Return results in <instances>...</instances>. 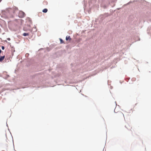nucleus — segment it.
I'll return each instance as SVG.
<instances>
[{
    "label": "nucleus",
    "mask_w": 151,
    "mask_h": 151,
    "mask_svg": "<svg viewBox=\"0 0 151 151\" xmlns=\"http://www.w3.org/2000/svg\"><path fill=\"white\" fill-rule=\"evenodd\" d=\"M115 116L118 119L123 118L124 117L123 114L121 111L118 112L116 114Z\"/></svg>",
    "instance_id": "f257e3e1"
},
{
    "label": "nucleus",
    "mask_w": 151,
    "mask_h": 151,
    "mask_svg": "<svg viewBox=\"0 0 151 151\" xmlns=\"http://www.w3.org/2000/svg\"><path fill=\"white\" fill-rule=\"evenodd\" d=\"M125 127L129 130H131V129L132 128L131 125L129 124H127L125 125Z\"/></svg>",
    "instance_id": "f03ea898"
},
{
    "label": "nucleus",
    "mask_w": 151,
    "mask_h": 151,
    "mask_svg": "<svg viewBox=\"0 0 151 151\" xmlns=\"http://www.w3.org/2000/svg\"><path fill=\"white\" fill-rule=\"evenodd\" d=\"M24 13L22 12H20L19 13V16L20 17L22 18L24 17Z\"/></svg>",
    "instance_id": "7ed1b4c3"
},
{
    "label": "nucleus",
    "mask_w": 151,
    "mask_h": 151,
    "mask_svg": "<svg viewBox=\"0 0 151 151\" xmlns=\"http://www.w3.org/2000/svg\"><path fill=\"white\" fill-rule=\"evenodd\" d=\"M14 11L13 9H12L11 8L9 9V10L10 11L12 12L13 13H14L15 11H17L18 10V9L16 8H14Z\"/></svg>",
    "instance_id": "20e7f679"
},
{
    "label": "nucleus",
    "mask_w": 151,
    "mask_h": 151,
    "mask_svg": "<svg viewBox=\"0 0 151 151\" xmlns=\"http://www.w3.org/2000/svg\"><path fill=\"white\" fill-rule=\"evenodd\" d=\"M5 58V56H2L0 58V62L2 61Z\"/></svg>",
    "instance_id": "39448f33"
},
{
    "label": "nucleus",
    "mask_w": 151,
    "mask_h": 151,
    "mask_svg": "<svg viewBox=\"0 0 151 151\" xmlns=\"http://www.w3.org/2000/svg\"><path fill=\"white\" fill-rule=\"evenodd\" d=\"M43 4L44 5H47L48 3L47 1H44L43 2Z\"/></svg>",
    "instance_id": "423d86ee"
},
{
    "label": "nucleus",
    "mask_w": 151,
    "mask_h": 151,
    "mask_svg": "<svg viewBox=\"0 0 151 151\" xmlns=\"http://www.w3.org/2000/svg\"><path fill=\"white\" fill-rule=\"evenodd\" d=\"M47 9H44L42 10V12L44 13H46L47 12Z\"/></svg>",
    "instance_id": "0eeeda50"
},
{
    "label": "nucleus",
    "mask_w": 151,
    "mask_h": 151,
    "mask_svg": "<svg viewBox=\"0 0 151 151\" xmlns=\"http://www.w3.org/2000/svg\"><path fill=\"white\" fill-rule=\"evenodd\" d=\"M71 39V38H70V36H66V40H70Z\"/></svg>",
    "instance_id": "6e6552de"
},
{
    "label": "nucleus",
    "mask_w": 151,
    "mask_h": 151,
    "mask_svg": "<svg viewBox=\"0 0 151 151\" xmlns=\"http://www.w3.org/2000/svg\"><path fill=\"white\" fill-rule=\"evenodd\" d=\"M29 35V34L28 33H24L23 34V35L24 36H28Z\"/></svg>",
    "instance_id": "1a4fd4ad"
},
{
    "label": "nucleus",
    "mask_w": 151,
    "mask_h": 151,
    "mask_svg": "<svg viewBox=\"0 0 151 151\" xmlns=\"http://www.w3.org/2000/svg\"><path fill=\"white\" fill-rule=\"evenodd\" d=\"M1 48H2V49L3 50H4V46H2V47H1Z\"/></svg>",
    "instance_id": "9d476101"
},
{
    "label": "nucleus",
    "mask_w": 151,
    "mask_h": 151,
    "mask_svg": "<svg viewBox=\"0 0 151 151\" xmlns=\"http://www.w3.org/2000/svg\"><path fill=\"white\" fill-rule=\"evenodd\" d=\"M60 40L61 42L62 43L63 42V40L61 39H60Z\"/></svg>",
    "instance_id": "9b49d317"
},
{
    "label": "nucleus",
    "mask_w": 151,
    "mask_h": 151,
    "mask_svg": "<svg viewBox=\"0 0 151 151\" xmlns=\"http://www.w3.org/2000/svg\"><path fill=\"white\" fill-rule=\"evenodd\" d=\"M7 39L8 40H10V38H8Z\"/></svg>",
    "instance_id": "f8f14e48"
},
{
    "label": "nucleus",
    "mask_w": 151,
    "mask_h": 151,
    "mask_svg": "<svg viewBox=\"0 0 151 151\" xmlns=\"http://www.w3.org/2000/svg\"><path fill=\"white\" fill-rule=\"evenodd\" d=\"M2 52V51L0 49V53H1V52Z\"/></svg>",
    "instance_id": "ddd939ff"
},
{
    "label": "nucleus",
    "mask_w": 151,
    "mask_h": 151,
    "mask_svg": "<svg viewBox=\"0 0 151 151\" xmlns=\"http://www.w3.org/2000/svg\"><path fill=\"white\" fill-rule=\"evenodd\" d=\"M7 76V77H8L9 76V75H6Z\"/></svg>",
    "instance_id": "4468645a"
},
{
    "label": "nucleus",
    "mask_w": 151,
    "mask_h": 151,
    "mask_svg": "<svg viewBox=\"0 0 151 151\" xmlns=\"http://www.w3.org/2000/svg\"><path fill=\"white\" fill-rule=\"evenodd\" d=\"M2 0H0V2L2 1Z\"/></svg>",
    "instance_id": "2eb2a0df"
}]
</instances>
